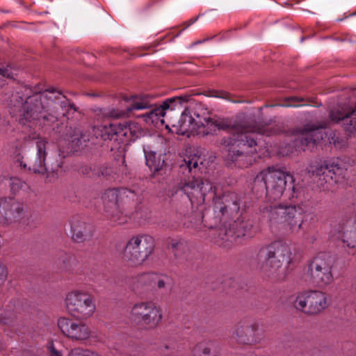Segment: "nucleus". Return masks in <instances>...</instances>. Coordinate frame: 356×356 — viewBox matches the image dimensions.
<instances>
[{
	"instance_id": "f257e3e1",
	"label": "nucleus",
	"mask_w": 356,
	"mask_h": 356,
	"mask_svg": "<svg viewBox=\"0 0 356 356\" xmlns=\"http://www.w3.org/2000/svg\"><path fill=\"white\" fill-rule=\"evenodd\" d=\"M181 191L187 195L191 204H202L208 193L213 195L214 222L207 226L209 229H218L222 232L224 236H220L222 240L232 243L233 241L229 238L235 239L248 235L252 225L240 217L239 198L236 193L226 192L222 196H218L216 187L209 181L196 178L186 183Z\"/></svg>"
},
{
	"instance_id": "f03ea898",
	"label": "nucleus",
	"mask_w": 356,
	"mask_h": 356,
	"mask_svg": "<svg viewBox=\"0 0 356 356\" xmlns=\"http://www.w3.org/2000/svg\"><path fill=\"white\" fill-rule=\"evenodd\" d=\"M12 98L11 102H15L10 105V113L19 117L21 124L30 127H51L60 115H65L70 110L76 111L75 105L54 88L29 95L25 100L17 95Z\"/></svg>"
},
{
	"instance_id": "7ed1b4c3",
	"label": "nucleus",
	"mask_w": 356,
	"mask_h": 356,
	"mask_svg": "<svg viewBox=\"0 0 356 356\" xmlns=\"http://www.w3.org/2000/svg\"><path fill=\"white\" fill-rule=\"evenodd\" d=\"M298 188L300 191V196L289 199L291 201L290 204L277 203L261 207L260 211L267 218L272 232L289 235L300 229L303 222L302 216L309 211L311 205L309 200L301 199L303 189Z\"/></svg>"
},
{
	"instance_id": "20e7f679",
	"label": "nucleus",
	"mask_w": 356,
	"mask_h": 356,
	"mask_svg": "<svg viewBox=\"0 0 356 356\" xmlns=\"http://www.w3.org/2000/svg\"><path fill=\"white\" fill-rule=\"evenodd\" d=\"M261 132V129L251 124L232 127L229 136L221 143L227 148V162L234 163L241 168L250 165L254 161L252 155L257 152V136Z\"/></svg>"
},
{
	"instance_id": "39448f33",
	"label": "nucleus",
	"mask_w": 356,
	"mask_h": 356,
	"mask_svg": "<svg viewBox=\"0 0 356 356\" xmlns=\"http://www.w3.org/2000/svg\"><path fill=\"white\" fill-rule=\"evenodd\" d=\"M293 176L281 168L270 166L259 172L255 177V185L263 184L266 188L268 202H275L286 194L288 199L298 198L300 190L294 185Z\"/></svg>"
},
{
	"instance_id": "423d86ee",
	"label": "nucleus",
	"mask_w": 356,
	"mask_h": 356,
	"mask_svg": "<svg viewBox=\"0 0 356 356\" xmlns=\"http://www.w3.org/2000/svg\"><path fill=\"white\" fill-rule=\"evenodd\" d=\"M259 266L260 274L273 282H282L289 275L288 266L300 259L299 253L289 246H268Z\"/></svg>"
},
{
	"instance_id": "0eeeda50",
	"label": "nucleus",
	"mask_w": 356,
	"mask_h": 356,
	"mask_svg": "<svg viewBox=\"0 0 356 356\" xmlns=\"http://www.w3.org/2000/svg\"><path fill=\"white\" fill-rule=\"evenodd\" d=\"M189 99V96H179L169 98L164 101L162 105L159 106H153L149 103L147 97H134L130 104L127 106L129 112L134 111L149 109V111L138 115L144 118L147 124H157L160 122L164 123L163 117L167 109H175L177 103L181 104L182 102H186Z\"/></svg>"
},
{
	"instance_id": "6e6552de",
	"label": "nucleus",
	"mask_w": 356,
	"mask_h": 356,
	"mask_svg": "<svg viewBox=\"0 0 356 356\" xmlns=\"http://www.w3.org/2000/svg\"><path fill=\"white\" fill-rule=\"evenodd\" d=\"M48 141L45 138H39L36 142L37 154L33 165V170L35 173L47 174V178L49 181L56 180L62 171L63 158L56 151L52 152L47 157V145Z\"/></svg>"
},
{
	"instance_id": "1a4fd4ad",
	"label": "nucleus",
	"mask_w": 356,
	"mask_h": 356,
	"mask_svg": "<svg viewBox=\"0 0 356 356\" xmlns=\"http://www.w3.org/2000/svg\"><path fill=\"white\" fill-rule=\"evenodd\" d=\"M337 261V257L331 253L318 254L311 262L307 270V275L312 282L321 289L331 285L334 282L333 271Z\"/></svg>"
},
{
	"instance_id": "9d476101",
	"label": "nucleus",
	"mask_w": 356,
	"mask_h": 356,
	"mask_svg": "<svg viewBox=\"0 0 356 356\" xmlns=\"http://www.w3.org/2000/svg\"><path fill=\"white\" fill-rule=\"evenodd\" d=\"M163 318L159 306L151 301L135 304L131 310V319L139 327L151 330L156 327Z\"/></svg>"
},
{
	"instance_id": "9b49d317",
	"label": "nucleus",
	"mask_w": 356,
	"mask_h": 356,
	"mask_svg": "<svg viewBox=\"0 0 356 356\" xmlns=\"http://www.w3.org/2000/svg\"><path fill=\"white\" fill-rule=\"evenodd\" d=\"M67 312L79 319H87L95 313V303L94 297L88 293L74 290L69 292L65 299Z\"/></svg>"
},
{
	"instance_id": "f8f14e48",
	"label": "nucleus",
	"mask_w": 356,
	"mask_h": 356,
	"mask_svg": "<svg viewBox=\"0 0 356 356\" xmlns=\"http://www.w3.org/2000/svg\"><path fill=\"white\" fill-rule=\"evenodd\" d=\"M329 305L327 294L319 290H305L296 296L295 307L310 315L321 313Z\"/></svg>"
},
{
	"instance_id": "ddd939ff",
	"label": "nucleus",
	"mask_w": 356,
	"mask_h": 356,
	"mask_svg": "<svg viewBox=\"0 0 356 356\" xmlns=\"http://www.w3.org/2000/svg\"><path fill=\"white\" fill-rule=\"evenodd\" d=\"M347 169L344 164L339 159H332L321 161L315 163L310 164L308 167V172L312 176L318 177L325 180L326 183L334 181V183L341 182L345 177Z\"/></svg>"
},
{
	"instance_id": "4468645a",
	"label": "nucleus",
	"mask_w": 356,
	"mask_h": 356,
	"mask_svg": "<svg viewBox=\"0 0 356 356\" xmlns=\"http://www.w3.org/2000/svg\"><path fill=\"white\" fill-rule=\"evenodd\" d=\"M232 337L240 345H256L261 341L259 325L249 320H241L234 327Z\"/></svg>"
},
{
	"instance_id": "2eb2a0df",
	"label": "nucleus",
	"mask_w": 356,
	"mask_h": 356,
	"mask_svg": "<svg viewBox=\"0 0 356 356\" xmlns=\"http://www.w3.org/2000/svg\"><path fill=\"white\" fill-rule=\"evenodd\" d=\"M208 115L207 111L200 107L184 109L179 122L180 124L179 134L185 135L194 131L196 129L201 128L202 125L205 123Z\"/></svg>"
},
{
	"instance_id": "dca6fc26",
	"label": "nucleus",
	"mask_w": 356,
	"mask_h": 356,
	"mask_svg": "<svg viewBox=\"0 0 356 356\" xmlns=\"http://www.w3.org/2000/svg\"><path fill=\"white\" fill-rule=\"evenodd\" d=\"M58 326L61 332L73 341L83 342L91 337V330L83 323L68 318H60Z\"/></svg>"
},
{
	"instance_id": "f3484780",
	"label": "nucleus",
	"mask_w": 356,
	"mask_h": 356,
	"mask_svg": "<svg viewBox=\"0 0 356 356\" xmlns=\"http://www.w3.org/2000/svg\"><path fill=\"white\" fill-rule=\"evenodd\" d=\"M326 127L325 124L316 127L314 124H307L303 129L298 131V136L294 140V146L296 149L305 151L311 147L321 141L325 136L323 130Z\"/></svg>"
},
{
	"instance_id": "a211bd4d",
	"label": "nucleus",
	"mask_w": 356,
	"mask_h": 356,
	"mask_svg": "<svg viewBox=\"0 0 356 356\" xmlns=\"http://www.w3.org/2000/svg\"><path fill=\"white\" fill-rule=\"evenodd\" d=\"M333 237L338 241L350 245V235L356 237V211L347 212L342 215L337 222V225L332 230Z\"/></svg>"
},
{
	"instance_id": "6ab92c4d",
	"label": "nucleus",
	"mask_w": 356,
	"mask_h": 356,
	"mask_svg": "<svg viewBox=\"0 0 356 356\" xmlns=\"http://www.w3.org/2000/svg\"><path fill=\"white\" fill-rule=\"evenodd\" d=\"M24 207L10 198H0V225H9L18 222L24 216Z\"/></svg>"
},
{
	"instance_id": "aec40b11",
	"label": "nucleus",
	"mask_w": 356,
	"mask_h": 356,
	"mask_svg": "<svg viewBox=\"0 0 356 356\" xmlns=\"http://www.w3.org/2000/svg\"><path fill=\"white\" fill-rule=\"evenodd\" d=\"M71 237L74 242L81 243L92 241L95 229L92 226L84 222L79 216H72L69 220Z\"/></svg>"
},
{
	"instance_id": "412c9836",
	"label": "nucleus",
	"mask_w": 356,
	"mask_h": 356,
	"mask_svg": "<svg viewBox=\"0 0 356 356\" xmlns=\"http://www.w3.org/2000/svg\"><path fill=\"white\" fill-rule=\"evenodd\" d=\"M122 259L131 265H138L145 261L153 252V246H122Z\"/></svg>"
},
{
	"instance_id": "4be33fe9",
	"label": "nucleus",
	"mask_w": 356,
	"mask_h": 356,
	"mask_svg": "<svg viewBox=\"0 0 356 356\" xmlns=\"http://www.w3.org/2000/svg\"><path fill=\"white\" fill-rule=\"evenodd\" d=\"M329 118L334 123H341L346 131L353 133L356 131V106L346 113L330 111Z\"/></svg>"
},
{
	"instance_id": "5701e85b",
	"label": "nucleus",
	"mask_w": 356,
	"mask_h": 356,
	"mask_svg": "<svg viewBox=\"0 0 356 356\" xmlns=\"http://www.w3.org/2000/svg\"><path fill=\"white\" fill-rule=\"evenodd\" d=\"M118 131H120V123H105L93 127L95 137L103 140H118L120 137Z\"/></svg>"
},
{
	"instance_id": "b1692460",
	"label": "nucleus",
	"mask_w": 356,
	"mask_h": 356,
	"mask_svg": "<svg viewBox=\"0 0 356 356\" xmlns=\"http://www.w3.org/2000/svg\"><path fill=\"white\" fill-rule=\"evenodd\" d=\"M204 135L212 134L216 130H226L231 127V122L228 119H213L208 116L205 123L202 125Z\"/></svg>"
},
{
	"instance_id": "393cba45",
	"label": "nucleus",
	"mask_w": 356,
	"mask_h": 356,
	"mask_svg": "<svg viewBox=\"0 0 356 356\" xmlns=\"http://www.w3.org/2000/svg\"><path fill=\"white\" fill-rule=\"evenodd\" d=\"M83 134L77 128H67L64 140L68 143V149L70 151H76L82 145Z\"/></svg>"
},
{
	"instance_id": "a878e982",
	"label": "nucleus",
	"mask_w": 356,
	"mask_h": 356,
	"mask_svg": "<svg viewBox=\"0 0 356 356\" xmlns=\"http://www.w3.org/2000/svg\"><path fill=\"white\" fill-rule=\"evenodd\" d=\"M127 191L126 188H113L106 190L102 195V200L105 207L117 209L120 197L122 194H125Z\"/></svg>"
},
{
	"instance_id": "bb28decb",
	"label": "nucleus",
	"mask_w": 356,
	"mask_h": 356,
	"mask_svg": "<svg viewBox=\"0 0 356 356\" xmlns=\"http://www.w3.org/2000/svg\"><path fill=\"white\" fill-rule=\"evenodd\" d=\"M146 165L154 172H159L163 167L164 161L160 156H157L155 152L149 149V147H143Z\"/></svg>"
},
{
	"instance_id": "cd10ccee",
	"label": "nucleus",
	"mask_w": 356,
	"mask_h": 356,
	"mask_svg": "<svg viewBox=\"0 0 356 356\" xmlns=\"http://www.w3.org/2000/svg\"><path fill=\"white\" fill-rule=\"evenodd\" d=\"M118 134L120 137H125L127 140H133L140 135V129L137 123L124 122L120 123V131Z\"/></svg>"
},
{
	"instance_id": "c85d7f7f",
	"label": "nucleus",
	"mask_w": 356,
	"mask_h": 356,
	"mask_svg": "<svg viewBox=\"0 0 356 356\" xmlns=\"http://www.w3.org/2000/svg\"><path fill=\"white\" fill-rule=\"evenodd\" d=\"M94 171L96 177H103L107 180L114 179L118 172V168L108 163L97 164Z\"/></svg>"
},
{
	"instance_id": "c756f323",
	"label": "nucleus",
	"mask_w": 356,
	"mask_h": 356,
	"mask_svg": "<svg viewBox=\"0 0 356 356\" xmlns=\"http://www.w3.org/2000/svg\"><path fill=\"white\" fill-rule=\"evenodd\" d=\"M17 318V312L13 304L0 305V322L10 324Z\"/></svg>"
},
{
	"instance_id": "7c9ffc66",
	"label": "nucleus",
	"mask_w": 356,
	"mask_h": 356,
	"mask_svg": "<svg viewBox=\"0 0 356 356\" xmlns=\"http://www.w3.org/2000/svg\"><path fill=\"white\" fill-rule=\"evenodd\" d=\"M9 186L10 192L13 195H16L20 192V191H30V186L27 183L22 181L21 179L17 177H10L9 180Z\"/></svg>"
},
{
	"instance_id": "2f4dec72",
	"label": "nucleus",
	"mask_w": 356,
	"mask_h": 356,
	"mask_svg": "<svg viewBox=\"0 0 356 356\" xmlns=\"http://www.w3.org/2000/svg\"><path fill=\"white\" fill-rule=\"evenodd\" d=\"M154 243V238L146 234H138L134 236L129 240L127 245H141V244H152Z\"/></svg>"
},
{
	"instance_id": "473e14b6",
	"label": "nucleus",
	"mask_w": 356,
	"mask_h": 356,
	"mask_svg": "<svg viewBox=\"0 0 356 356\" xmlns=\"http://www.w3.org/2000/svg\"><path fill=\"white\" fill-rule=\"evenodd\" d=\"M193 356H216V354L211 351V348L204 343H198L192 350Z\"/></svg>"
},
{
	"instance_id": "72a5a7b5",
	"label": "nucleus",
	"mask_w": 356,
	"mask_h": 356,
	"mask_svg": "<svg viewBox=\"0 0 356 356\" xmlns=\"http://www.w3.org/2000/svg\"><path fill=\"white\" fill-rule=\"evenodd\" d=\"M68 356H102L97 352L89 350L83 349L81 348H75L72 349Z\"/></svg>"
},
{
	"instance_id": "f704fd0d",
	"label": "nucleus",
	"mask_w": 356,
	"mask_h": 356,
	"mask_svg": "<svg viewBox=\"0 0 356 356\" xmlns=\"http://www.w3.org/2000/svg\"><path fill=\"white\" fill-rule=\"evenodd\" d=\"M302 102H304V99L302 97L291 96L285 99L284 102L282 104V106L298 107L304 105L297 104Z\"/></svg>"
},
{
	"instance_id": "c9c22d12",
	"label": "nucleus",
	"mask_w": 356,
	"mask_h": 356,
	"mask_svg": "<svg viewBox=\"0 0 356 356\" xmlns=\"http://www.w3.org/2000/svg\"><path fill=\"white\" fill-rule=\"evenodd\" d=\"M97 164L93 165H83L79 168V172L88 177H96L95 175V168H96Z\"/></svg>"
},
{
	"instance_id": "e433bc0d",
	"label": "nucleus",
	"mask_w": 356,
	"mask_h": 356,
	"mask_svg": "<svg viewBox=\"0 0 356 356\" xmlns=\"http://www.w3.org/2000/svg\"><path fill=\"white\" fill-rule=\"evenodd\" d=\"M200 159V158L196 155L188 156L184 159L186 167L190 172L192 171L193 168L195 169L197 168Z\"/></svg>"
},
{
	"instance_id": "4c0bfd02",
	"label": "nucleus",
	"mask_w": 356,
	"mask_h": 356,
	"mask_svg": "<svg viewBox=\"0 0 356 356\" xmlns=\"http://www.w3.org/2000/svg\"><path fill=\"white\" fill-rule=\"evenodd\" d=\"M213 96L216 97H219V98L227 99V100H228L229 102H234V103H241V102H242V101L234 99L233 98V96L230 93L227 92L225 91H216V95H213Z\"/></svg>"
},
{
	"instance_id": "58836bf2",
	"label": "nucleus",
	"mask_w": 356,
	"mask_h": 356,
	"mask_svg": "<svg viewBox=\"0 0 356 356\" xmlns=\"http://www.w3.org/2000/svg\"><path fill=\"white\" fill-rule=\"evenodd\" d=\"M8 270L6 266L0 262V286H2L8 278Z\"/></svg>"
},
{
	"instance_id": "ea45409f",
	"label": "nucleus",
	"mask_w": 356,
	"mask_h": 356,
	"mask_svg": "<svg viewBox=\"0 0 356 356\" xmlns=\"http://www.w3.org/2000/svg\"><path fill=\"white\" fill-rule=\"evenodd\" d=\"M3 78H13L12 73L8 69L0 68V87L3 86Z\"/></svg>"
},
{
	"instance_id": "a19ab883",
	"label": "nucleus",
	"mask_w": 356,
	"mask_h": 356,
	"mask_svg": "<svg viewBox=\"0 0 356 356\" xmlns=\"http://www.w3.org/2000/svg\"><path fill=\"white\" fill-rule=\"evenodd\" d=\"M169 281V278L167 276H163L159 278L156 282V286L158 289H165L166 287V284Z\"/></svg>"
},
{
	"instance_id": "79ce46f5",
	"label": "nucleus",
	"mask_w": 356,
	"mask_h": 356,
	"mask_svg": "<svg viewBox=\"0 0 356 356\" xmlns=\"http://www.w3.org/2000/svg\"><path fill=\"white\" fill-rule=\"evenodd\" d=\"M198 19V16L194 17V18H191L189 20L185 22L184 23H183V26H184V28L182 29L181 31L187 29L188 27H189L191 25H192L193 23H195Z\"/></svg>"
},
{
	"instance_id": "37998d69",
	"label": "nucleus",
	"mask_w": 356,
	"mask_h": 356,
	"mask_svg": "<svg viewBox=\"0 0 356 356\" xmlns=\"http://www.w3.org/2000/svg\"><path fill=\"white\" fill-rule=\"evenodd\" d=\"M15 165L22 170H26L27 167L26 163L23 161V158L19 157L15 161Z\"/></svg>"
},
{
	"instance_id": "c03bdc74",
	"label": "nucleus",
	"mask_w": 356,
	"mask_h": 356,
	"mask_svg": "<svg viewBox=\"0 0 356 356\" xmlns=\"http://www.w3.org/2000/svg\"><path fill=\"white\" fill-rule=\"evenodd\" d=\"M49 353L51 356H62L61 353L58 351L52 345L49 347Z\"/></svg>"
},
{
	"instance_id": "a18cd8bd",
	"label": "nucleus",
	"mask_w": 356,
	"mask_h": 356,
	"mask_svg": "<svg viewBox=\"0 0 356 356\" xmlns=\"http://www.w3.org/2000/svg\"><path fill=\"white\" fill-rule=\"evenodd\" d=\"M113 220L116 222H118V224H122V223H124L125 222V220H122L120 218H115L114 216L113 217Z\"/></svg>"
},
{
	"instance_id": "49530a36",
	"label": "nucleus",
	"mask_w": 356,
	"mask_h": 356,
	"mask_svg": "<svg viewBox=\"0 0 356 356\" xmlns=\"http://www.w3.org/2000/svg\"><path fill=\"white\" fill-rule=\"evenodd\" d=\"M353 287L356 291V277L354 278L353 282Z\"/></svg>"
},
{
	"instance_id": "de8ad7c7",
	"label": "nucleus",
	"mask_w": 356,
	"mask_h": 356,
	"mask_svg": "<svg viewBox=\"0 0 356 356\" xmlns=\"http://www.w3.org/2000/svg\"><path fill=\"white\" fill-rule=\"evenodd\" d=\"M86 56L87 57L91 58H95V56H94L93 55H90V54H86Z\"/></svg>"
},
{
	"instance_id": "09e8293b",
	"label": "nucleus",
	"mask_w": 356,
	"mask_h": 356,
	"mask_svg": "<svg viewBox=\"0 0 356 356\" xmlns=\"http://www.w3.org/2000/svg\"><path fill=\"white\" fill-rule=\"evenodd\" d=\"M151 275L149 273L142 275V277H149Z\"/></svg>"
},
{
	"instance_id": "8fccbe9b",
	"label": "nucleus",
	"mask_w": 356,
	"mask_h": 356,
	"mask_svg": "<svg viewBox=\"0 0 356 356\" xmlns=\"http://www.w3.org/2000/svg\"><path fill=\"white\" fill-rule=\"evenodd\" d=\"M304 40H305V37H302L301 39H300V41L303 42Z\"/></svg>"
},
{
	"instance_id": "3c124183",
	"label": "nucleus",
	"mask_w": 356,
	"mask_h": 356,
	"mask_svg": "<svg viewBox=\"0 0 356 356\" xmlns=\"http://www.w3.org/2000/svg\"><path fill=\"white\" fill-rule=\"evenodd\" d=\"M201 42H202V41H197V42H195V44H200Z\"/></svg>"
},
{
	"instance_id": "603ef678",
	"label": "nucleus",
	"mask_w": 356,
	"mask_h": 356,
	"mask_svg": "<svg viewBox=\"0 0 356 356\" xmlns=\"http://www.w3.org/2000/svg\"><path fill=\"white\" fill-rule=\"evenodd\" d=\"M204 218H205V216H202V220H203V221H206V220H204Z\"/></svg>"
},
{
	"instance_id": "864d4df0",
	"label": "nucleus",
	"mask_w": 356,
	"mask_h": 356,
	"mask_svg": "<svg viewBox=\"0 0 356 356\" xmlns=\"http://www.w3.org/2000/svg\"><path fill=\"white\" fill-rule=\"evenodd\" d=\"M172 245H179V243H172Z\"/></svg>"
}]
</instances>
